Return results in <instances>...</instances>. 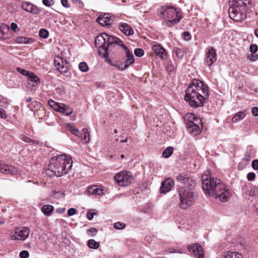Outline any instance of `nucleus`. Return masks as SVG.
<instances>
[{"label": "nucleus", "mask_w": 258, "mask_h": 258, "mask_svg": "<svg viewBox=\"0 0 258 258\" xmlns=\"http://www.w3.org/2000/svg\"><path fill=\"white\" fill-rule=\"evenodd\" d=\"M202 182L203 189L209 197L218 198L222 202L227 201L231 197L227 187L219 179L205 174L202 176Z\"/></svg>", "instance_id": "1"}, {"label": "nucleus", "mask_w": 258, "mask_h": 258, "mask_svg": "<svg viewBox=\"0 0 258 258\" xmlns=\"http://www.w3.org/2000/svg\"><path fill=\"white\" fill-rule=\"evenodd\" d=\"M208 87L202 82L193 81L185 90L184 99L192 107H202L208 97Z\"/></svg>", "instance_id": "2"}, {"label": "nucleus", "mask_w": 258, "mask_h": 258, "mask_svg": "<svg viewBox=\"0 0 258 258\" xmlns=\"http://www.w3.org/2000/svg\"><path fill=\"white\" fill-rule=\"evenodd\" d=\"M73 160L71 157L63 154L52 157L48 166V171L51 175L59 177L67 174L72 169Z\"/></svg>", "instance_id": "3"}, {"label": "nucleus", "mask_w": 258, "mask_h": 258, "mask_svg": "<svg viewBox=\"0 0 258 258\" xmlns=\"http://www.w3.org/2000/svg\"><path fill=\"white\" fill-rule=\"evenodd\" d=\"M95 45L98 48V53L105 59V61L110 63L111 59L108 57V49L115 45H119L121 41L117 38L102 33L95 37Z\"/></svg>", "instance_id": "4"}, {"label": "nucleus", "mask_w": 258, "mask_h": 258, "mask_svg": "<svg viewBox=\"0 0 258 258\" xmlns=\"http://www.w3.org/2000/svg\"><path fill=\"white\" fill-rule=\"evenodd\" d=\"M246 6L244 2H230L228 9L229 17L235 21H241L246 17Z\"/></svg>", "instance_id": "5"}, {"label": "nucleus", "mask_w": 258, "mask_h": 258, "mask_svg": "<svg viewBox=\"0 0 258 258\" xmlns=\"http://www.w3.org/2000/svg\"><path fill=\"white\" fill-rule=\"evenodd\" d=\"M194 187L182 186L179 188L178 194L180 198L179 206L182 209H186L190 207L196 199L193 191Z\"/></svg>", "instance_id": "6"}, {"label": "nucleus", "mask_w": 258, "mask_h": 258, "mask_svg": "<svg viewBox=\"0 0 258 258\" xmlns=\"http://www.w3.org/2000/svg\"><path fill=\"white\" fill-rule=\"evenodd\" d=\"M162 16L165 19L163 22L169 27L178 23L182 18L179 12L173 7H166L165 9L162 7L160 17Z\"/></svg>", "instance_id": "7"}, {"label": "nucleus", "mask_w": 258, "mask_h": 258, "mask_svg": "<svg viewBox=\"0 0 258 258\" xmlns=\"http://www.w3.org/2000/svg\"><path fill=\"white\" fill-rule=\"evenodd\" d=\"M117 184L121 186H125L131 184L133 180L132 174L131 172L126 170L121 171L114 177Z\"/></svg>", "instance_id": "8"}, {"label": "nucleus", "mask_w": 258, "mask_h": 258, "mask_svg": "<svg viewBox=\"0 0 258 258\" xmlns=\"http://www.w3.org/2000/svg\"><path fill=\"white\" fill-rule=\"evenodd\" d=\"M120 46L124 49L125 52L126 59L123 63L117 64L116 63H111V64L117 68L118 70L123 71L127 69L131 64L134 62V55L131 52L128 48L121 42L120 43Z\"/></svg>", "instance_id": "9"}, {"label": "nucleus", "mask_w": 258, "mask_h": 258, "mask_svg": "<svg viewBox=\"0 0 258 258\" xmlns=\"http://www.w3.org/2000/svg\"><path fill=\"white\" fill-rule=\"evenodd\" d=\"M49 106L56 111L62 113L66 115H71L73 110L69 106L50 100L48 101Z\"/></svg>", "instance_id": "10"}, {"label": "nucleus", "mask_w": 258, "mask_h": 258, "mask_svg": "<svg viewBox=\"0 0 258 258\" xmlns=\"http://www.w3.org/2000/svg\"><path fill=\"white\" fill-rule=\"evenodd\" d=\"M30 230L28 228L22 227L17 228L14 233L10 234L11 239L12 240H24L29 236Z\"/></svg>", "instance_id": "11"}, {"label": "nucleus", "mask_w": 258, "mask_h": 258, "mask_svg": "<svg viewBox=\"0 0 258 258\" xmlns=\"http://www.w3.org/2000/svg\"><path fill=\"white\" fill-rule=\"evenodd\" d=\"M217 60V53L216 49L213 47H209L206 48L205 63L208 67L211 66Z\"/></svg>", "instance_id": "12"}, {"label": "nucleus", "mask_w": 258, "mask_h": 258, "mask_svg": "<svg viewBox=\"0 0 258 258\" xmlns=\"http://www.w3.org/2000/svg\"><path fill=\"white\" fill-rule=\"evenodd\" d=\"M176 180L181 184H184V186H190L194 187L196 185V181L192 178L190 177L187 175L181 173L176 176Z\"/></svg>", "instance_id": "13"}, {"label": "nucleus", "mask_w": 258, "mask_h": 258, "mask_svg": "<svg viewBox=\"0 0 258 258\" xmlns=\"http://www.w3.org/2000/svg\"><path fill=\"white\" fill-rule=\"evenodd\" d=\"M54 63L57 70L61 74L66 73L68 71L67 62L59 56L55 57L54 59Z\"/></svg>", "instance_id": "14"}, {"label": "nucleus", "mask_w": 258, "mask_h": 258, "mask_svg": "<svg viewBox=\"0 0 258 258\" xmlns=\"http://www.w3.org/2000/svg\"><path fill=\"white\" fill-rule=\"evenodd\" d=\"M188 250L195 256L199 258H203L204 256V251L201 245L198 243H192L187 246Z\"/></svg>", "instance_id": "15"}, {"label": "nucleus", "mask_w": 258, "mask_h": 258, "mask_svg": "<svg viewBox=\"0 0 258 258\" xmlns=\"http://www.w3.org/2000/svg\"><path fill=\"white\" fill-rule=\"evenodd\" d=\"M201 123V120L200 119H196L194 122H187L186 126L190 133L197 135L201 132L200 126Z\"/></svg>", "instance_id": "16"}, {"label": "nucleus", "mask_w": 258, "mask_h": 258, "mask_svg": "<svg viewBox=\"0 0 258 258\" xmlns=\"http://www.w3.org/2000/svg\"><path fill=\"white\" fill-rule=\"evenodd\" d=\"M21 7L24 10L33 14H38L40 12L39 9L36 6L26 1L22 2Z\"/></svg>", "instance_id": "17"}, {"label": "nucleus", "mask_w": 258, "mask_h": 258, "mask_svg": "<svg viewBox=\"0 0 258 258\" xmlns=\"http://www.w3.org/2000/svg\"><path fill=\"white\" fill-rule=\"evenodd\" d=\"M174 182L170 179H166L161 184L160 187V191L161 193L166 194L169 191L173 185Z\"/></svg>", "instance_id": "18"}, {"label": "nucleus", "mask_w": 258, "mask_h": 258, "mask_svg": "<svg viewBox=\"0 0 258 258\" xmlns=\"http://www.w3.org/2000/svg\"><path fill=\"white\" fill-rule=\"evenodd\" d=\"M96 20L102 26H108L112 23L109 15L106 14L100 16Z\"/></svg>", "instance_id": "19"}, {"label": "nucleus", "mask_w": 258, "mask_h": 258, "mask_svg": "<svg viewBox=\"0 0 258 258\" xmlns=\"http://www.w3.org/2000/svg\"><path fill=\"white\" fill-rule=\"evenodd\" d=\"M242 189L244 191V194L248 195L249 197H255L258 195V187L256 186H253L248 189L246 186H245L242 187Z\"/></svg>", "instance_id": "20"}, {"label": "nucleus", "mask_w": 258, "mask_h": 258, "mask_svg": "<svg viewBox=\"0 0 258 258\" xmlns=\"http://www.w3.org/2000/svg\"><path fill=\"white\" fill-rule=\"evenodd\" d=\"M87 192L89 195L100 196L103 194V189L98 186L94 185L89 187Z\"/></svg>", "instance_id": "21"}, {"label": "nucleus", "mask_w": 258, "mask_h": 258, "mask_svg": "<svg viewBox=\"0 0 258 258\" xmlns=\"http://www.w3.org/2000/svg\"><path fill=\"white\" fill-rule=\"evenodd\" d=\"M119 28L126 35L130 36L134 33L133 29L126 23H120L119 25Z\"/></svg>", "instance_id": "22"}, {"label": "nucleus", "mask_w": 258, "mask_h": 258, "mask_svg": "<svg viewBox=\"0 0 258 258\" xmlns=\"http://www.w3.org/2000/svg\"><path fill=\"white\" fill-rule=\"evenodd\" d=\"M152 49L156 54L161 58H163L166 55L165 49L160 45H154L152 47Z\"/></svg>", "instance_id": "23"}, {"label": "nucleus", "mask_w": 258, "mask_h": 258, "mask_svg": "<svg viewBox=\"0 0 258 258\" xmlns=\"http://www.w3.org/2000/svg\"><path fill=\"white\" fill-rule=\"evenodd\" d=\"M10 27L7 25L0 26V39H6L9 37Z\"/></svg>", "instance_id": "24"}, {"label": "nucleus", "mask_w": 258, "mask_h": 258, "mask_svg": "<svg viewBox=\"0 0 258 258\" xmlns=\"http://www.w3.org/2000/svg\"><path fill=\"white\" fill-rule=\"evenodd\" d=\"M28 79V83L31 87H35L37 86L40 82L39 78L32 72L29 75Z\"/></svg>", "instance_id": "25"}, {"label": "nucleus", "mask_w": 258, "mask_h": 258, "mask_svg": "<svg viewBox=\"0 0 258 258\" xmlns=\"http://www.w3.org/2000/svg\"><path fill=\"white\" fill-rule=\"evenodd\" d=\"M0 172L6 174H14L12 167L2 163H0Z\"/></svg>", "instance_id": "26"}, {"label": "nucleus", "mask_w": 258, "mask_h": 258, "mask_svg": "<svg viewBox=\"0 0 258 258\" xmlns=\"http://www.w3.org/2000/svg\"><path fill=\"white\" fill-rule=\"evenodd\" d=\"M54 210V207L50 205H44L41 209L42 213L46 216H49Z\"/></svg>", "instance_id": "27"}, {"label": "nucleus", "mask_w": 258, "mask_h": 258, "mask_svg": "<svg viewBox=\"0 0 258 258\" xmlns=\"http://www.w3.org/2000/svg\"><path fill=\"white\" fill-rule=\"evenodd\" d=\"M246 114L243 111H239L232 118L233 123H237L239 121L242 120L245 116Z\"/></svg>", "instance_id": "28"}, {"label": "nucleus", "mask_w": 258, "mask_h": 258, "mask_svg": "<svg viewBox=\"0 0 258 258\" xmlns=\"http://www.w3.org/2000/svg\"><path fill=\"white\" fill-rule=\"evenodd\" d=\"M79 138H81L85 143H88L90 141V134L87 128H83Z\"/></svg>", "instance_id": "29"}, {"label": "nucleus", "mask_w": 258, "mask_h": 258, "mask_svg": "<svg viewBox=\"0 0 258 258\" xmlns=\"http://www.w3.org/2000/svg\"><path fill=\"white\" fill-rule=\"evenodd\" d=\"M224 258H243V256L238 252L229 251L226 253Z\"/></svg>", "instance_id": "30"}, {"label": "nucleus", "mask_w": 258, "mask_h": 258, "mask_svg": "<svg viewBox=\"0 0 258 258\" xmlns=\"http://www.w3.org/2000/svg\"><path fill=\"white\" fill-rule=\"evenodd\" d=\"M196 119H200L199 118L196 117V115L194 113H187L185 117V122L186 125H187V122H194Z\"/></svg>", "instance_id": "31"}, {"label": "nucleus", "mask_w": 258, "mask_h": 258, "mask_svg": "<svg viewBox=\"0 0 258 258\" xmlns=\"http://www.w3.org/2000/svg\"><path fill=\"white\" fill-rule=\"evenodd\" d=\"M87 245L90 248L97 249L100 246V243L94 239H90L88 241Z\"/></svg>", "instance_id": "32"}, {"label": "nucleus", "mask_w": 258, "mask_h": 258, "mask_svg": "<svg viewBox=\"0 0 258 258\" xmlns=\"http://www.w3.org/2000/svg\"><path fill=\"white\" fill-rule=\"evenodd\" d=\"M68 130L72 134L76 136L77 137H80L81 133H79V130L77 128H75L73 124H69L68 126Z\"/></svg>", "instance_id": "33"}, {"label": "nucleus", "mask_w": 258, "mask_h": 258, "mask_svg": "<svg viewBox=\"0 0 258 258\" xmlns=\"http://www.w3.org/2000/svg\"><path fill=\"white\" fill-rule=\"evenodd\" d=\"M173 151V148L168 147L163 152L162 155L164 158H168L172 155Z\"/></svg>", "instance_id": "34"}, {"label": "nucleus", "mask_w": 258, "mask_h": 258, "mask_svg": "<svg viewBox=\"0 0 258 258\" xmlns=\"http://www.w3.org/2000/svg\"><path fill=\"white\" fill-rule=\"evenodd\" d=\"M32 41V40L29 39L26 37H19L16 39V42L18 43H30Z\"/></svg>", "instance_id": "35"}, {"label": "nucleus", "mask_w": 258, "mask_h": 258, "mask_svg": "<svg viewBox=\"0 0 258 258\" xmlns=\"http://www.w3.org/2000/svg\"><path fill=\"white\" fill-rule=\"evenodd\" d=\"M41 106V104L37 101H34L31 102L30 103L28 104L27 106L30 108V110H33L35 108H39Z\"/></svg>", "instance_id": "36"}, {"label": "nucleus", "mask_w": 258, "mask_h": 258, "mask_svg": "<svg viewBox=\"0 0 258 258\" xmlns=\"http://www.w3.org/2000/svg\"><path fill=\"white\" fill-rule=\"evenodd\" d=\"M79 68L80 70L83 72H86L89 70L87 64L85 62H80L79 64Z\"/></svg>", "instance_id": "37"}, {"label": "nucleus", "mask_w": 258, "mask_h": 258, "mask_svg": "<svg viewBox=\"0 0 258 258\" xmlns=\"http://www.w3.org/2000/svg\"><path fill=\"white\" fill-rule=\"evenodd\" d=\"M39 36L43 38H47L48 36V32L44 29H41L39 31Z\"/></svg>", "instance_id": "38"}, {"label": "nucleus", "mask_w": 258, "mask_h": 258, "mask_svg": "<svg viewBox=\"0 0 258 258\" xmlns=\"http://www.w3.org/2000/svg\"><path fill=\"white\" fill-rule=\"evenodd\" d=\"M113 227L116 229L121 230L125 227V224L123 223L118 222L114 224Z\"/></svg>", "instance_id": "39"}, {"label": "nucleus", "mask_w": 258, "mask_h": 258, "mask_svg": "<svg viewBox=\"0 0 258 258\" xmlns=\"http://www.w3.org/2000/svg\"><path fill=\"white\" fill-rule=\"evenodd\" d=\"M97 213L94 210H91L88 211L87 213V218L89 220H91L93 218L94 215H96Z\"/></svg>", "instance_id": "40"}, {"label": "nucleus", "mask_w": 258, "mask_h": 258, "mask_svg": "<svg viewBox=\"0 0 258 258\" xmlns=\"http://www.w3.org/2000/svg\"><path fill=\"white\" fill-rule=\"evenodd\" d=\"M17 70L21 74L27 76L28 77L29 76V75L31 74L32 72H29L28 71H26L23 69L20 68H17Z\"/></svg>", "instance_id": "41"}, {"label": "nucleus", "mask_w": 258, "mask_h": 258, "mask_svg": "<svg viewBox=\"0 0 258 258\" xmlns=\"http://www.w3.org/2000/svg\"><path fill=\"white\" fill-rule=\"evenodd\" d=\"M135 54L138 57H141L144 55V51L141 48H136L134 51Z\"/></svg>", "instance_id": "42"}, {"label": "nucleus", "mask_w": 258, "mask_h": 258, "mask_svg": "<svg viewBox=\"0 0 258 258\" xmlns=\"http://www.w3.org/2000/svg\"><path fill=\"white\" fill-rule=\"evenodd\" d=\"M21 139L25 142L26 143H37L36 142L32 141L31 139L28 137L23 135L21 136Z\"/></svg>", "instance_id": "43"}, {"label": "nucleus", "mask_w": 258, "mask_h": 258, "mask_svg": "<svg viewBox=\"0 0 258 258\" xmlns=\"http://www.w3.org/2000/svg\"><path fill=\"white\" fill-rule=\"evenodd\" d=\"M255 178V174L254 172H251L247 174V178L248 181H253Z\"/></svg>", "instance_id": "44"}, {"label": "nucleus", "mask_w": 258, "mask_h": 258, "mask_svg": "<svg viewBox=\"0 0 258 258\" xmlns=\"http://www.w3.org/2000/svg\"><path fill=\"white\" fill-rule=\"evenodd\" d=\"M19 256L21 258H27L29 256V253L27 250H23L20 252Z\"/></svg>", "instance_id": "45"}, {"label": "nucleus", "mask_w": 258, "mask_h": 258, "mask_svg": "<svg viewBox=\"0 0 258 258\" xmlns=\"http://www.w3.org/2000/svg\"><path fill=\"white\" fill-rule=\"evenodd\" d=\"M8 116V115L5 109L0 108V117L3 119H6Z\"/></svg>", "instance_id": "46"}, {"label": "nucleus", "mask_w": 258, "mask_h": 258, "mask_svg": "<svg viewBox=\"0 0 258 258\" xmlns=\"http://www.w3.org/2000/svg\"><path fill=\"white\" fill-rule=\"evenodd\" d=\"M183 37L185 40H189L191 39V35L187 31H185L183 33Z\"/></svg>", "instance_id": "47"}, {"label": "nucleus", "mask_w": 258, "mask_h": 258, "mask_svg": "<svg viewBox=\"0 0 258 258\" xmlns=\"http://www.w3.org/2000/svg\"><path fill=\"white\" fill-rule=\"evenodd\" d=\"M67 213L69 216H72L77 213V210L74 208H70L68 210Z\"/></svg>", "instance_id": "48"}, {"label": "nucleus", "mask_w": 258, "mask_h": 258, "mask_svg": "<svg viewBox=\"0 0 258 258\" xmlns=\"http://www.w3.org/2000/svg\"><path fill=\"white\" fill-rule=\"evenodd\" d=\"M257 50V46L256 44H251L249 47V50L252 53H254Z\"/></svg>", "instance_id": "49"}, {"label": "nucleus", "mask_w": 258, "mask_h": 258, "mask_svg": "<svg viewBox=\"0 0 258 258\" xmlns=\"http://www.w3.org/2000/svg\"><path fill=\"white\" fill-rule=\"evenodd\" d=\"M252 167L254 170L258 169V160L255 159L252 162L251 164Z\"/></svg>", "instance_id": "50"}, {"label": "nucleus", "mask_w": 258, "mask_h": 258, "mask_svg": "<svg viewBox=\"0 0 258 258\" xmlns=\"http://www.w3.org/2000/svg\"><path fill=\"white\" fill-rule=\"evenodd\" d=\"M42 3L45 6L50 7L53 4V0H43Z\"/></svg>", "instance_id": "51"}, {"label": "nucleus", "mask_w": 258, "mask_h": 258, "mask_svg": "<svg viewBox=\"0 0 258 258\" xmlns=\"http://www.w3.org/2000/svg\"><path fill=\"white\" fill-rule=\"evenodd\" d=\"M87 232L90 233L91 235L92 236H94L96 234L97 231L96 228H93L88 229L87 230Z\"/></svg>", "instance_id": "52"}, {"label": "nucleus", "mask_w": 258, "mask_h": 258, "mask_svg": "<svg viewBox=\"0 0 258 258\" xmlns=\"http://www.w3.org/2000/svg\"><path fill=\"white\" fill-rule=\"evenodd\" d=\"M251 112L253 115L255 116H258V107H254L252 108Z\"/></svg>", "instance_id": "53"}, {"label": "nucleus", "mask_w": 258, "mask_h": 258, "mask_svg": "<svg viewBox=\"0 0 258 258\" xmlns=\"http://www.w3.org/2000/svg\"><path fill=\"white\" fill-rule=\"evenodd\" d=\"M61 3L62 5L65 8H69L70 4L68 0H61Z\"/></svg>", "instance_id": "54"}, {"label": "nucleus", "mask_w": 258, "mask_h": 258, "mask_svg": "<svg viewBox=\"0 0 258 258\" xmlns=\"http://www.w3.org/2000/svg\"><path fill=\"white\" fill-rule=\"evenodd\" d=\"M8 104L7 101L6 99H3L0 101V106L4 107H7L6 105Z\"/></svg>", "instance_id": "55"}, {"label": "nucleus", "mask_w": 258, "mask_h": 258, "mask_svg": "<svg viewBox=\"0 0 258 258\" xmlns=\"http://www.w3.org/2000/svg\"><path fill=\"white\" fill-rule=\"evenodd\" d=\"M18 28V26L15 23H12L11 24V29L14 31H16L17 28Z\"/></svg>", "instance_id": "56"}, {"label": "nucleus", "mask_w": 258, "mask_h": 258, "mask_svg": "<svg viewBox=\"0 0 258 258\" xmlns=\"http://www.w3.org/2000/svg\"><path fill=\"white\" fill-rule=\"evenodd\" d=\"M176 54L178 57H181L183 56L181 51L179 49L176 50Z\"/></svg>", "instance_id": "57"}, {"label": "nucleus", "mask_w": 258, "mask_h": 258, "mask_svg": "<svg viewBox=\"0 0 258 258\" xmlns=\"http://www.w3.org/2000/svg\"><path fill=\"white\" fill-rule=\"evenodd\" d=\"M257 58V56H254L253 54H252L251 55V57L250 58V59L253 60V61H254Z\"/></svg>", "instance_id": "58"}, {"label": "nucleus", "mask_w": 258, "mask_h": 258, "mask_svg": "<svg viewBox=\"0 0 258 258\" xmlns=\"http://www.w3.org/2000/svg\"><path fill=\"white\" fill-rule=\"evenodd\" d=\"M31 100H32V98L31 97H28L26 99V101L27 103H29L31 101Z\"/></svg>", "instance_id": "59"}, {"label": "nucleus", "mask_w": 258, "mask_h": 258, "mask_svg": "<svg viewBox=\"0 0 258 258\" xmlns=\"http://www.w3.org/2000/svg\"><path fill=\"white\" fill-rule=\"evenodd\" d=\"M255 35L258 38V29H256L254 31Z\"/></svg>", "instance_id": "60"}, {"label": "nucleus", "mask_w": 258, "mask_h": 258, "mask_svg": "<svg viewBox=\"0 0 258 258\" xmlns=\"http://www.w3.org/2000/svg\"><path fill=\"white\" fill-rule=\"evenodd\" d=\"M127 141V138H126L125 140L121 141L120 142L125 143V142H126Z\"/></svg>", "instance_id": "61"}, {"label": "nucleus", "mask_w": 258, "mask_h": 258, "mask_svg": "<svg viewBox=\"0 0 258 258\" xmlns=\"http://www.w3.org/2000/svg\"><path fill=\"white\" fill-rule=\"evenodd\" d=\"M4 223V221L3 220L0 219V224H3Z\"/></svg>", "instance_id": "62"}, {"label": "nucleus", "mask_w": 258, "mask_h": 258, "mask_svg": "<svg viewBox=\"0 0 258 258\" xmlns=\"http://www.w3.org/2000/svg\"><path fill=\"white\" fill-rule=\"evenodd\" d=\"M120 157H121V159L124 158V155L123 154H121V156H120Z\"/></svg>", "instance_id": "63"}, {"label": "nucleus", "mask_w": 258, "mask_h": 258, "mask_svg": "<svg viewBox=\"0 0 258 258\" xmlns=\"http://www.w3.org/2000/svg\"><path fill=\"white\" fill-rule=\"evenodd\" d=\"M60 89V88H57V89H56V91H57L59 90Z\"/></svg>", "instance_id": "64"}]
</instances>
